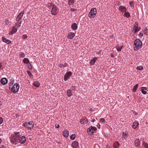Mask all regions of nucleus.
<instances>
[{
  "label": "nucleus",
  "mask_w": 148,
  "mask_h": 148,
  "mask_svg": "<svg viewBox=\"0 0 148 148\" xmlns=\"http://www.w3.org/2000/svg\"><path fill=\"white\" fill-rule=\"evenodd\" d=\"M33 122L30 121L27 123L25 122L23 123V126L27 128L28 129H32L34 125L33 124Z\"/></svg>",
  "instance_id": "nucleus-1"
},
{
  "label": "nucleus",
  "mask_w": 148,
  "mask_h": 148,
  "mask_svg": "<svg viewBox=\"0 0 148 148\" xmlns=\"http://www.w3.org/2000/svg\"><path fill=\"white\" fill-rule=\"evenodd\" d=\"M97 12V10L96 8H92L88 14V16L90 18H93L95 17Z\"/></svg>",
  "instance_id": "nucleus-2"
},
{
  "label": "nucleus",
  "mask_w": 148,
  "mask_h": 148,
  "mask_svg": "<svg viewBox=\"0 0 148 148\" xmlns=\"http://www.w3.org/2000/svg\"><path fill=\"white\" fill-rule=\"evenodd\" d=\"M19 88V84L16 83L13 85L11 88H10V89L12 92L14 93H16L18 91Z\"/></svg>",
  "instance_id": "nucleus-3"
},
{
  "label": "nucleus",
  "mask_w": 148,
  "mask_h": 148,
  "mask_svg": "<svg viewBox=\"0 0 148 148\" xmlns=\"http://www.w3.org/2000/svg\"><path fill=\"white\" fill-rule=\"evenodd\" d=\"M20 139V137L18 136L14 135L11 138V142L13 144H15V145L17 144L16 143H19V140Z\"/></svg>",
  "instance_id": "nucleus-4"
},
{
  "label": "nucleus",
  "mask_w": 148,
  "mask_h": 148,
  "mask_svg": "<svg viewBox=\"0 0 148 148\" xmlns=\"http://www.w3.org/2000/svg\"><path fill=\"white\" fill-rule=\"evenodd\" d=\"M142 42L138 39H137L134 41V45L135 46H137L139 48H141L142 47Z\"/></svg>",
  "instance_id": "nucleus-5"
},
{
  "label": "nucleus",
  "mask_w": 148,
  "mask_h": 148,
  "mask_svg": "<svg viewBox=\"0 0 148 148\" xmlns=\"http://www.w3.org/2000/svg\"><path fill=\"white\" fill-rule=\"evenodd\" d=\"M58 9V8L54 5H53L52 7L51 10V14H52L55 15L57 14V12Z\"/></svg>",
  "instance_id": "nucleus-6"
},
{
  "label": "nucleus",
  "mask_w": 148,
  "mask_h": 148,
  "mask_svg": "<svg viewBox=\"0 0 148 148\" xmlns=\"http://www.w3.org/2000/svg\"><path fill=\"white\" fill-rule=\"evenodd\" d=\"M72 73L71 71L67 72L64 75V79L66 81L69 79L71 76Z\"/></svg>",
  "instance_id": "nucleus-7"
},
{
  "label": "nucleus",
  "mask_w": 148,
  "mask_h": 148,
  "mask_svg": "<svg viewBox=\"0 0 148 148\" xmlns=\"http://www.w3.org/2000/svg\"><path fill=\"white\" fill-rule=\"evenodd\" d=\"M24 12L23 11L20 13L16 18V20L18 21L22 18L24 14Z\"/></svg>",
  "instance_id": "nucleus-8"
},
{
  "label": "nucleus",
  "mask_w": 148,
  "mask_h": 148,
  "mask_svg": "<svg viewBox=\"0 0 148 148\" xmlns=\"http://www.w3.org/2000/svg\"><path fill=\"white\" fill-rule=\"evenodd\" d=\"M26 141V138L25 136H23L21 137V138H20L19 140V143L21 144H24Z\"/></svg>",
  "instance_id": "nucleus-9"
},
{
  "label": "nucleus",
  "mask_w": 148,
  "mask_h": 148,
  "mask_svg": "<svg viewBox=\"0 0 148 148\" xmlns=\"http://www.w3.org/2000/svg\"><path fill=\"white\" fill-rule=\"evenodd\" d=\"M17 31V29L15 28V26H13L12 27V30L9 33V34L10 35H12L13 34L16 33Z\"/></svg>",
  "instance_id": "nucleus-10"
},
{
  "label": "nucleus",
  "mask_w": 148,
  "mask_h": 148,
  "mask_svg": "<svg viewBox=\"0 0 148 148\" xmlns=\"http://www.w3.org/2000/svg\"><path fill=\"white\" fill-rule=\"evenodd\" d=\"M78 146L79 143L76 141H74L71 144V146L73 148H77Z\"/></svg>",
  "instance_id": "nucleus-11"
},
{
  "label": "nucleus",
  "mask_w": 148,
  "mask_h": 148,
  "mask_svg": "<svg viewBox=\"0 0 148 148\" xmlns=\"http://www.w3.org/2000/svg\"><path fill=\"white\" fill-rule=\"evenodd\" d=\"M2 40L3 42L7 44H10L11 43V41H10V40L7 39L4 36H3L2 37Z\"/></svg>",
  "instance_id": "nucleus-12"
},
{
  "label": "nucleus",
  "mask_w": 148,
  "mask_h": 148,
  "mask_svg": "<svg viewBox=\"0 0 148 148\" xmlns=\"http://www.w3.org/2000/svg\"><path fill=\"white\" fill-rule=\"evenodd\" d=\"M7 79L5 77L2 78L1 80V83L3 85L6 84L7 83Z\"/></svg>",
  "instance_id": "nucleus-13"
},
{
  "label": "nucleus",
  "mask_w": 148,
  "mask_h": 148,
  "mask_svg": "<svg viewBox=\"0 0 148 148\" xmlns=\"http://www.w3.org/2000/svg\"><path fill=\"white\" fill-rule=\"evenodd\" d=\"M140 143V140L138 138H136L134 141V145L136 147H138Z\"/></svg>",
  "instance_id": "nucleus-14"
},
{
  "label": "nucleus",
  "mask_w": 148,
  "mask_h": 148,
  "mask_svg": "<svg viewBox=\"0 0 148 148\" xmlns=\"http://www.w3.org/2000/svg\"><path fill=\"white\" fill-rule=\"evenodd\" d=\"M97 60V57H95L92 59L90 61L89 64H90L92 65H93L95 63V62L96 60Z\"/></svg>",
  "instance_id": "nucleus-15"
},
{
  "label": "nucleus",
  "mask_w": 148,
  "mask_h": 148,
  "mask_svg": "<svg viewBox=\"0 0 148 148\" xmlns=\"http://www.w3.org/2000/svg\"><path fill=\"white\" fill-rule=\"evenodd\" d=\"M75 36V34L73 32L70 33L67 36L68 38L69 39H72Z\"/></svg>",
  "instance_id": "nucleus-16"
},
{
  "label": "nucleus",
  "mask_w": 148,
  "mask_h": 148,
  "mask_svg": "<svg viewBox=\"0 0 148 148\" xmlns=\"http://www.w3.org/2000/svg\"><path fill=\"white\" fill-rule=\"evenodd\" d=\"M139 125L138 121H135L133 123L132 127L134 129H136Z\"/></svg>",
  "instance_id": "nucleus-17"
},
{
  "label": "nucleus",
  "mask_w": 148,
  "mask_h": 148,
  "mask_svg": "<svg viewBox=\"0 0 148 148\" xmlns=\"http://www.w3.org/2000/svg\"><path fill=\"white\" fill-rule=\"evenodd\" d=\"M119 8L121 12H126L127 10L126 8L124 6H120L119 7Z\"/></svg>",
  "instance_id": "nucleus-18"
},
{
  "label": "nucleus",
  "mask_w": 148,
  "mask_h": 148,
  "mask_svg": "<svg viewBox=\"0 0 148 148\" xmlns=\"http://www.w3.org/2000/svg\"><path fill=\"white\" fill-rule=\"evenodd\" d=\"M87 132L88 134L91 135H93L94 133V132L91 128H88Z\"/></svg>",
  "instance_id": "nucleus-19"
},
{
  "label": "nucleus",
  "mask_w": 148,
  "mask_h": 148,
  "mask_svg": "<svg viewBox=\"0 0 148 148\" xmlns=\"http://www.w3.org/2000/svg\"><path fill=\"white\" fill-rule=\"evenodd\" d=\"M67 94L68 97H70L73 95V92L71 89H69L67 90Z\"/></svg>",
  "instance_id": "nucleus-20"
},
{
  "label": "nucleus",
  "mask_w": 148,
  "mask_h": 148,
  "mask_svg": "<svg viewBox=\"0 0 148 148\" xmlns=\"http://www.w3.org/2000/svg\"><path fill=\"white\" fill-rule=\"evenodd\" d=\"M71 27L73 30H76L77 29V26L75 23H73L72 24Z\"/></svg>",
  "instance_id": "nucleus-21"
},
{
  "label": "nucleus",
  "mask_w": 148,
  "mask_h": 148,
  "mask_svg": "<svg viewBox=\"0 0 148 148\" xmlns=\"http://www.w3.org/2000/svg\"><path fill=\"white\" fill-rule=\"evenodd\" d=\"M69 132L67 130H64L63 134V135L64 137L66 138L68 137L69 136Z\"/></svg>",
  "instance_id": "nucleus-22"
},
{
  "label": "nucleus",
  "mask_w": 148,
  "mask_h": 148,
  "mask_svg": "<svg viewBox=\"0 0 148 148\" xmlns=\"http://www.w3.org/2000/svg\"><path fill=\"white\" fill-rule=\"evenodd\" d=\"M119 143L118 141H115L113 144L114 148H118L119 146Z\"/></svg>",
  "instance_id": "nucleus-23"
},
{
  "label": "nucleus",
  "mask_w": 148,
  "mask_h": 148,
  "mask_svg": "<svg viewBox=\"0 0 148 148\" xmlns=\"http://www.w3.org/2000/svg\"><path fill=\"white\" fill-rule=\"evenodd\" d=\"M122 48V47L121 45H117L116 46V49L117 51L119 52L121 51Z\"/></svg>",
  "instance_id": "nucleus-24"
},
{
  "label": "nucleus",
  "mask_w": 148,
  "mask_h": 148,
  "mask_svg": "<svg viewBox=\"0 0 148 148\" xmlns=\"http://www.w3.org/2000/svg\"><path fill=\"white\" fill-rule=\"evenodd\" d=\"M138 23L137 22H136L134 25V26L133 28V29L134 30V31H136V29L138 27Z\"/></svg>",
  "instance_id": "nucleus-25"
},
{
  "label": "nucleus",
  "mask_w": 148,
  "mask_h": 148,
  "mask_svg": "<svg viewBox=\"0 0 148 148\" xmlns=\"http://www.w3.org/2000/svg\"><path fill=\"white\" fill-rule=\"evenodd\" d=\"M138 84H136L134 86L132 90L133 91V92H135L136 91V90H137L138 88Z\"/></svg>",
  "instance_id": "nucleus-26"
},
{
  "label": "nucleus",
  "mask_w": 148,
  "mask_h": 148,
  "mask_svg": "<svg viewBox=\"0 0 148 148\" xmlns=\"http://www.w3.org/2000/svg\"><path fill=\"white\" fill-rule=\"evenodd\" d=\"M80 123L82 124H83L84 123H85L86 122H88V121L87 119L85 118L83 119H81L80 120Z\"/></svg>",
  "instance_id": "nucleus-27"
},
{
  "label": "nucleus",
  "mask_w": 148,
  "mask_h": 148,
  "mask_svg": "<svg viewBox=\"0 0 148 148\" xmlns=\"http://www.w3.org/2000/svg\"><path fill=\"white\" fill-rule=\"evenodd\" d=\"M68 66V64L67 63H65L64 64H60L59 66V67L60 68H62V67H67Z\"/></svg>",
  "instance_id": "nucleus-28"
},
{
  "label": "nucleus",
  "mask_w": 148,
  "mask_h": 148,
  "mask_svg": "<svg viewBox=\"0 0 148 148\" xmlns=\"http://www.w3.org/2000/svg\"><path fill=\"white\" fill-rule=\"evenodd\" d=\"M40 85V83L37 81H34L33 83V85L36 87L39 86Z\"/></svg>",
  "instance_id": "nucleus-29"
},
{
  "label": "nucleus",
  "mask_w": 148,
  "mask_h": 148,
  "mask_svg": "<svg viewBox=\"0 0 148 148\" xmlns=\"http://www.w3.org/2000/svg\"><path fill=\"white\" fill-rule=\"evenodd\" d=\"M23 62L25 63L28 64L29 62V60L27 58H24L23 60Z\"/></svg>",
  "instance_id": "nucleus-30"
},
{
  "label": "nucleus",
  "mask_w": 148,
  "mask_h": 148,
  "mask_svg": "<svg viewBox=\"0 0 148 148\" xmlns=\"http://www.w3.org/2000/svg\"><path fill=\"white\" fill-rule=\"evenodd\" d=\"M74 3V0H69L68 4L69 5H73Z\"/></svg>",
  "instance_id": "nucleus-31"
},
{
  "label": "nucleus",
  "mask_w": 148,
  "mask_h": 148,
  "mask_svg": "<svg viewBox=\"0 0 148 148\" xmlns=\"http://www.w3.org/2000/svg\"><path fill=\"white\" fill-rule=\"evenodd\" d=\"M124 15L127 18H129L130 17V14L129 12H125Z\"/></svg>",
  "instance_id": "nucleus-32"
},
{
  "label": "nucleus",
  "mask_w": 148,
  "mask_h": 148,
  "mask_svg": "<svg viewBox=\"0 0 148 148\" xmlns=\"http://www.w3.org/2000/svg\"><path fill=\"white\" fill-rule=\"evenodd\" d=\"M25 56V54L23 52H20L19 53V57L21 58H23Z\"/></svg>",
  "instance_id": "nucleus-33"
},
{
  "label": "nucleus",
  "mask_w": 148,
  "mask_h": 148,
  "mask_svg": "<svg viewBox=\"0 0 148 148\" xmlns=\"http://www.w3.org/2000/svg\"><path fill=\"white\" fill-rule=\"evenodd\" d=\"M14 80H13L9 84V89H10V86H12V85L14 84Z\"/></svg>",
  "instance_id": "nucleus-34"
},
{
  "label": "nucleus",
  "mask_w": 148,
  "mask_h": 148,
  "mask_svg": "<svg viewBox=\"0 0 148 148\" xmlns=\"http://www.w3.org/2000/svg\"><path fill=\"white\" fill-rule=\"evenodd\" d=\"M75 138V134H72L70 136V138L71 140H74Z\"/></svg>",
  "instance_id": "nucleus-35"
},
{
  "label": "nucleus",
  "mask_w": 148,
  "mask_h": 148,
  "mask_svg": "<svg viewBox=\"0 0 148 148\" xmlns=\"http://www.w3.org/2000/svg\"><path fill=\"white\" fill-rule=\"evenodd\" d=\"M27 66H28V68L29 70H31L32 69V64L30 63H29L27 64Z\"/></svg>",
  "instance_id": "nucleus-36"
},
{
  "label": "nucleus",
  "mask_w": 148,
  "mask_h": 148,
  "mask_svg": "<svg viewBox=\"0 0 148 148\" xmlns=\"http://www.w3.org/2000/svg\"><path fill=\"white\" fill-rule=\"evenodd\" d=\"M27 73L28 74L29 76H30L31 77H33V75L32 73L30 71H27Z\"/></svg>",
  "instance_id": "nucleus-37"
},
{
  "label": "nucleus",
  "mask_w": 148,
  "mask_h": 148,
  "mask_svg": "<svg viewBox=\"0 0 148 148\" xmlns=\"http://www.w3.org/2000/svg\"><path fill=\"white\" fill-rule=\"evenodd\" d=\"M136 69L137 70H142L143 69V67L142 66H137L136 67Z\"/></svg>",
  "instance_id": "nucleus-38"
},
{
  "label": "nucleus",
  "mask_w": 148,
  "mask_h": 148,
  "mask_svg": "<svg viewBox=\"0 0 148 148\" xmlns=\"http://www.w3.org/2000/svg\"><path fill=\"white\" fill-rule=\"evenodd\" d=\"M143 145L145 147V148H148V144L147 143L143 142Z\"/></svg>",
  "instance_id": "nucleus-39"
},
{
  "label": "nucleus",
  "mask_w": 148,
  "mask_h": 148,
  "mask_svg": "<svg viewBox=\"0 0 148 148\" xmlns=\"http://www.w3.org/2000/svg\"><path fill=\"white\" fill-rule=\"evenodd\" d=\"M130 5L132 7H134V1H132L130 2Z\"/></svg>",
  "instance_id": "nucleus-40"
},
{
  "label": "nucleus",
  "mask_w": 148,
  "mask_h": 148,
  "mask_svg": "<svg viewBox=\"0 0 148 148\" xmlns=\"http://www.w3.org/2000/svg\"><path fill=\"white\" fill-rule=\"evenodd\" d=\"M105 122V120L103 118H101L100 119L99 121V122L103 123H104Z\"/></svg>",
  "instance_id": "nucleus-41"
},
{
  "label": "nucleus",
  "mask_w": 148,
  "mask_h": 148,
  "mask_svg": "<svg viewBox=\"0 0 148 148\" xmlns=\"http://www.w3.org/2000/svg\"><path fill=\"white\" fill-rule=\"evenodd\" d=\"M141 29V28L140 27H138L136 29V31H134V33H136L138 32Z\"/></svg>",
  "instance_id": "nucleus-42"
},
{
  "label": "nucleus",
  "mask_w": 148,
  "mask_h": 148,
  "mask_svg": "<svg viewBox=\"0 0 148 148\" xmlns=\"http://www.w3.org/2000/svg\"><path fill=\"white\" fill-rule=\"evenodd\" d=\"M123 135L122 136H124V138H126L127 137V134L126 132H123Z\"/></svg>",
  "instance_id": "nucleus-43"
},
{
  "label": "nucleus",
  "mask_w": 148,
  "mask_h": 148,
  "mask_svg": "<svg viewBox=\"0 0 148 148\" xmlns=\"http://www.w3.org/2000/svg\"><path fill=\"white\" fill-rule=\"evenodd\" d=\"M141 48H139L137 46H135V47H134V49L135 51H137L138 49Z\"/></svg>",
  "instance_id": "nucleus-44"
},
{
  "label": "nucleus",
  "mask_w": 148,
  "mask_h": 148,
  "mask_svg": "<svg viewBox=\"0 0 148 148\" xmlns=\"http://www.w3.org/2000/svg\"><path fill=\"white\" fill-rule=\"evenodd\" d=\"M90 128L92 129L93 131V130L94 131H96L97 130V128L95 127H94V126H90Z\"/></svg>",
  "instance_id": "nucleus-45"
},
{
  "label": "nucleus",
  "mask_w": 148,
  "mask_h": 148,
  "mask_svg": "<svg viewBox=\"0 0 148 148\" xmlns=\"http://www.w3.org/2000/svg\"><path fill=\"white\" fill-rule=\"evenodd\" d=\"M142 93L144 95H145L147 94V92L146 91L143 90H141Z\"/></svg>",
  "instance_id": "nucleus-46"
},
{
  "label": "nucleus",
  "mask_w": 148,
  "mask_h": 148,
  "mask_svg": "<svg viewBox=\"0 0 148 148\" xmlns=\"http://www.w3.org/2000/svg\"><path fill=\"white\" fill-rule=\"evenodd\" d=\"M23 39H26L27 37V36L25 34L23 35Z\"/></svg>",
  "instance_id": "nucleus-47"
},
{
  "label": "nucleus",
  "mask_w": 148,
  "mask_h": 148,
  "mask_svg": "<svg viewBox=\"0 0 148 148\" xmlns=\"http://www.w3.org/2000/svg\"><path fill=\"white\" fill-rule=\"evenodd\" d=\"M141 90H147V88L145 87H143L141 88Z\"/></svg>",
  "instance_id": "nucleus-48"
},
{
  "label": "nucleus",
  "mask_w": 148,
  "mask_h": 148,
  "mask_svg": "<svg viewBox=\"0 0 148 148\" xmlns=\"http://www.w3.org/2000/svg\"><path fill=\"white\" fill-rule=\"evenodd\" d=\"M3 118L1 117H0V125L1 124L3 123Z\"/></svg>",
  "instance_id": "nucleus-49"
},
{
  "label": "nucleus",
  "mask_w": 148,
  "mask_h": 148,
  "mask_svg": "<svg viewBox=\"0 0 148 148\" xmlns=\"http://www.w3.org/2000/svg\"><path fill=\"white\" fill-rule=\"evenodd\" d=\"M147 30V27H145L144 30L143 31V32L144 34L146 33Z\"/></svg>",
  "instance_id": "nucleus-50"
},
{
  "label": "nucleus",
  "mask_w": 148,
  "mask_h": 148,
  "mask_svg": "<svg viewBox=\"0 0 148 148\" xmlns=\"http://www.w3.org/2000/svg\"><path fill=\"white\" fill-rule=\"evenodd\" d=\"M138 36L140 37H142L143 36V34L142 33H141V32H140L139 33V34L138 35Z\"/></svg>",
  "instance_id": "nucleus-51"
},
{
  "label": "nucleus",
  "mask_w": 148,
  "mask_h": 148,
  "mask_svg": "<svg viewBox=\"0 0 148 148\" xmlns=\"http://www.w3.org/2000/svg\"><path fill=\"white\" fill-rule=\"evenodd\" d=\"M5 23L7 25H8L9 23V20L8 19H6L5 20Z\"/></svg>",
  "instance_id": "nucleus-52"
},
{
  "label": "nucleus",
  "mask_w": 148,
  "mask_h": 148,
  "mask_svg": "<svg viewBox=\"0 0 148 148\" xmlns=\"http://www.w3.org/2000/svg\"><path fill=\"white\" fill-rule=\"evenodd\" d=\"M21 22H22V21H20L19 23H18V25L17 26V27H20L21 26Z\"/></svg>",
  "instance_id": "nucleus-53"
},
{
  "label": "nucleus",
  "mask_w": 148,
  "mask_h": 148,
  "mask_svg": "<svg viewBox=\"0 0 148 148\" xmlns=\"http://www.w3.org/2000/svg\"><path fill=\"white\" fill-rule=\"evenodd\" d=\"M60 127V125L59 124H56L55 125V127L56 128H58Z\"/></svg>",
  "instance_id": "nucleus-54"
},
{
  "label": "nucleus",
  "mask_w": 148,
  "mask_h": 148,
  "mask_svg": "<svg viewBox=\"0 0 148 148\" xmlns=\"http://www.w3.org/2000/svg\"><path fill=\"white\" fill-rule=\"evenodd\" d=\"M53 5L51 3H49L48 4V6L49 8H50Z\"/></svg>",
  "instance_id": "nucleus-55"
},
{
  "label": "nucleus",
  "mask_w": 148,
  "mask_h": 148,
  "mask_svg": "<svg viewBox=\"0 0 148 148\" xmlns=\"http://www.w3.org/2000/svg\"><path fill=\"white\" fill-rule=\"evenodd\" d=\"M97 126L98 129H100V125L99 123H98L97 125Z\"/></svg>",
  "instance_id": "nucleus-56"
},
{
  "label": "nucleus",
  "mask_w": 148,
  "mask_h": 148,
  "mask_svg": "<svg viewBox=\"0 0 148 148\" xmlns=\"http://www.w3.org/2000/svg\"><path fill=\"white\" fill-rule=\"evenodd\" d=\"M106 148H112L111 146H109L108 145H106Z\"/></svg>",
  "instance_id": "nucleus-57"
},
{
  "label": "nucleus",
  "mask_w": 148,
  "mask_h": 148,
  "mask_svg": "<svg viewBox=\"0 0 148 148\" xmlns=\"http://www.w3.org/2000/svg\"><path fill=\"white\" fill-rule=\"evenodd\" d=\"M71 10L72 11H74L76 10V9L72 8L71 9Z\"/></svg>",
  "instance_id": "nucleus-58"
},
{
  "label": "nucleus",
  "mask_w": 148,
  "mask_h": 148,
  "mask_svg": "<svg viewBox=\"0 0 148 148\" xmlns=\"http://www.w3.org/2000/svg\"><path fill=\"white\" fill-rule=\"evenodd\" d=\"M102 51L101 50H100L99 52L97 53V54L98 55H100Z\"/></svg>",
  "instance_id": "nucleus-59"
},
{
  "label": "nucleus",
  "mask_w": 148,
  "mask_h": 148,
  "mask_svg": "<svg viewBox=\"0 0 148 148\" xmlns=\"http://www.w3.org/2000/svg\"><path fill=\"white\" fill-rule=\"evenodd\" d=\"M133 113L134 114L136 115L137 114V113L135 111H133Z\"/></svg>",
  "instance_id": "nucleus-60"
},
{
  "label": "nucleus",
  "mask_w": 148,
  "mask_h": 148,
  "mask_svg": "<svg viewBox=\"0 0 148 148\" xmlns=\"http://www.w3.org/2000/svg\"><path fill=\"white\" fill-rule=\"evenodd\" d=\"M19 133H19V132H15V133H14L15 134V135H17V134H19Z\"/></svg>",
  "instance_id": "nucleus-61"
},
{
  "label": "nucleus",
  "mask_w": 148,
  "mask_h": 148,
  "mask_svg": "<svg viewBox=\"0 0 148 148\" xmlns=\"http://www.w3.org/2000/svg\"><path fill=\"white\" fill-rule=\"evenodd\" d=\"M95 121V119H92L91 120V121L92 122H94Z\"/></svg>",
  "instance_id": "nucleus-62"
},
{
  "label": "nucleus",
  "mask_w": 148,
  "mask_h": 148,
  "mask_svg": "<svg viewBox=\"0 0 148 148\" xmlns=\"http://www.w3.org/2000/svg\"><path fill=\"white\" fill-rule=\"evenodd\" d=\"M110 56H111V57H112V58H113L114 57V56L112 53H111L110 54Z\"/></svg>",
  "instance_id": "nucleus-63"
},
{
  "label": "nucleus",
  "mask_w": 148,
  "mask_h": 148,
  "mask_svg": "<svg viewBox=\"0 0 148 148\" xmlns=\"http://www.w3.org/2000/svg\"><path fill=\"white\" fill-rule=\"evenodd\" d=\"M2 66L1 63L0 62V68H1Z\"/></svg>",
  "instance_id": "nucleus-64"
}]
</instances>
